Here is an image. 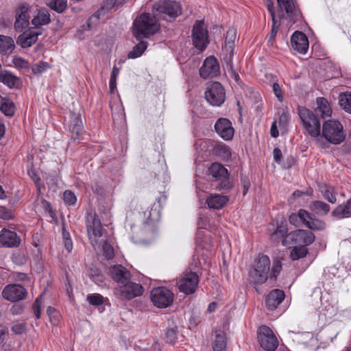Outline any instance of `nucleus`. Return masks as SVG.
<instances>
[{
	"mask_svg": "<svg viewBox=\"0 0 351 351\" xmlns=\"http://www.w3.org/2000/svg\"><path fill=\"white\" fill-rule=\"evenodd\" d=\"M291 239L298 244L306 247L312 244L315 239L314 234L305 230H298L291 234Z\"/></svg>",
	"mask_w": 351,
	"mask_h": 351,
	"instance_id": "nucleus-24",
	"label": "nucleus"
},
{
	"mask_svg": "<svg viewBox=\"0 0 351 351\" xmlns=\"http://www.w3.org/2000/svg\"><path fill=\"white\" fill-rule=\"evenodd\" d=\"M165 341L168 343H174L178 339V328H169L165 332Z\"/></svg>",
	"mask_w": 351,
	"mask_h": 351,
	"instance_id": "nucleus-44",
	"label": "nucleus"
},
{
	"mask_svg": "<svg viewBox=\"0 0 351 351\" xmlns=\"http://www.w3.org/2000/svg\"><path fill=\"white\" fill-rule=\"evenodd\" d=\"M8 335L7 328L0 326V346H3Z\"/></svg>",
	"mask_w": 351,
	"mask_h": 351,
	"instance_id": "nucleus-61",
	"label": "nucleus"
},
{
	"mask_svg": "<svg viewBox=\"0 0 351 351\" xmlns=\"http://www.w3.org/2000/svg\"><path fill=\"white\" fill-rule=\"evenodd\" d=\"M199 276L195 271H186L180 277L177 286L180 292L189 295L193 293L199 284Z\"/></svg>",
	"mask_w": 351,
	"mask_h": 351,
	"instance_id": "nucleus-9",
	"label": "nucleus"
},
{
	"mask_svg": "<svg viewBox=\"0 0 351 351\" xmlns=\"http://www.w3.org/2000/svg\"><path fill=\"white\" fill-rule=\"evenodd\" d=\"M119 73V69L116 66H114L110 80V90L111 93L114 92V88L117 86V77Z\"/></svg>",
	"mask_w": 351,
	"mask_h": 351,
	"instance_id": "nucleus-47",
	"label": "nucleus"
},
{
	"mask_svg": "<svg viewBox=\"0 0 351 351\" xmlns=\"http://www.w3.org/2000/svg\"><path fill=\"white\" fill-rule=\"evenodd\" d=\"M117 0H105L101 7V9L98 10L99 14H104L106 12L111 10L116 4Z\"/></svg>",
	"mask_w": 351,
	"mask_h": 351,
	"instance_id": "nucleus-48",
	"label": "nucleus"
},
{
	"mask_svg": "<svg viewBox=\"0 0 351 351\" xmlns=\"http://www.w3.org/2000/svg\"><path fill=\"white\" fill-rule=\"evenodd\" d=\"M0 218L10 219L12 218V213L5 207H0Z\"/></svg>",
	"mask_w": 351,
	"mask_h": 351,
	"instance_id": "nucleus-62",
	"label": "nucleus"
},
{
	"mask_svg": "<svg viewBox=\"0 0 351 351\" xmlns=\"http://www.w3.org/2000/svg\"><path fill=\"white\" fill-rule=\"evenodd\" d=\"M0 110L5 116L12 117L14 113V104L9 99H3Z\"/></svg>",
	"mask_w": 351,
	"mask_h": 351,
	"instance_id": "nucleus-39",
	"label": "nucleus"
},
{
	"mask_svg": "<svg viewBox=\"0 0 351 351\" xmlns=\"http://www.w3.org/2000/svg\"><path fill=\"white\" fill-rule=\"evenodd\" d=\"M291 43L293 49L301 54H305L308 49V40L306 36L296 31L291 38Z\"/></svg>",
	"mask_w": 351,
	"mask_h": 351,
	"instance_id": "nucleus-21",
	"label": "nucleus"
},
{
	"mask_svg": "<svg viewBox=\"0 0 351 351\" xmlns=\"http://www.w3.org/2000/svg\"><path fill=\"white\" fill-rule=\"evenodd\" d=\"M192 40L195 47L202 51L209 43L208 31L205 24L202 21H197L193 25L192 30Z\"/></svg>",
	"mask_w": 351,
	"mask_h": 351,
	"instance_id": "nucleus-11",
	"label": "nucleus"
},
{
	"mask_svg": "<svg viewBox=\"0 0 351 351\" xmlns=\"http://www.w3.org/2000/svg\"><path fill=\"white\" fill-rule=\"evenodd\" d=\"M152 303L158 308H167L173 300V293L165 287H156L150 294Z\"/></svg>",
	"mask_w": 351,
	"mask_h": 351,
	"instance_id": "nucleus-14",
	"label": "nucleus"
},
{
	"mask_svg": "<svg viewBox=\"0 0 351 351\" xmlns=\"http://www.w3.org/2000/svg\"><path fill=\"white\" fill-rule=\"evenodd\" d=\"M213 351H225L226 349V338L225 333L221 330L215 332L213 341Z\"/></svg>",
	"mask_w": 351,
	"mask_h": 351,
	"instance_id": "nucleus-32",
	"label": "nucleus"
},
{
	"mask_svg": "<svg viewBox=\"0 0 351 351\" xmlns=\"http://www.w3.org/2000/svg\"><path fill=\"white\" fill-rule=\"evenodd\" d=\"M308 250L305 246H295L291 251L290 257L293 261L298 260L306 256Z\"/></svg>",
	"mask_w": 351,
	"mask_h": 351,
	"instance_id": "nucleus-40",
	"label": "nucleus"
},
{
	"mask_svg": "<svg viewBox=\"0 0 351 351\" xmlns=\"http://www.w3.org/2000/svg\"><path fill=\"white\" fill-rule=\"evenodd\" d=\"M64 201L66 204L69 205H74L76 202L77 198L75 194L69 190H66L64 191Z\"/></svg>",
	"mask_w": 351,
	"mask_h": 351,
	"instance_id": "nucleus-49",
	"label": "nucleus"
},
{
	"mask_svg": "<svg viewBox=\"0 0 351 351\" xmlns=\"http://www.w3.org/2000/svg\"><path fill=\"white\" fill-rule=\"evenodd\" d=\"M235 38L236 33L234 29H229L226 32L224 49L226 51V52L229 53L230 56H232L233 52V47Z\"/></svg>",
	"mask_w": 351,
	"mask_h": 351,
	"instance_id": "nucleus-36",
	"label": "nucleus"
},
{
	"mask_svg": "<svg viewBox=\"0 0 351 351\" xmlns=\"http://www.w3.org/2000/svg\"><path fill=\"white\" fill-rule=\"evenodd\" d=\"M339 104L346 112L351 113V93L341 95Z\"/></svg>",
	"mask_w": 351,
	"mask_h": 351,
	"instance_id": "nucleus-43",
	"label": "nucleus"
},
{
	"mask_svg": "<svg viewBox=\"0 0 351 351\" xmlns=\"http://www.w3.org/2000/svg\"><path fill=\"white\" fill-rule=\"evenodd\" d=\"M14 47V40L9 36H0V49L3 51L11 50Z\"/></svg>",
	"mask_w": 351,
	"mask_h": 351,
	"instance_id": "nucleus-42",
	"label": "nucleus"
},
{
	"mask_svg": "<svg viewBox=\"0 0 351 351\" xmlns=\"http://www.w3.org/2000/svg\"><path fill=\"white\" fill-rule=\"evenodd\" d=\"M49 68V64L46 62H39L32 67V72L35 75H41Z\"/></svg>",
	"mask_w": 351,
	"mask_h": 351,
	"instance_id": "nucleus-45",
	"label": "nucleus"
},
{
	"mask_svg": "<svg viewBox=\"0 0 351 351\" xmlns=\"http://www.w3.org/2000/svg\"><path fill=\"white\" fill-rule=\"evenodd\" d=\"M34 13V7L28 3H21L16 8L14 29L19 32L28 27L31 14Z\"/></svg>",
	"mask_w": 351,
	"mask_h": 351,
	"instance_id": "nucleus-8",
	"label": "nucleus"
},
{
	"mask_svg": "<svg viewBox=\"0 0 351 351\" xmlns=\"http://www.w3.org/2000/svg\"><path fill=\"white\" fill-rule=\"evenodd\" d=\"M86 300L93 306H99L104 303V297L98 293L89 294Z\"/></svg>",
	"mask_w": 351,
	"mask_h": 351,
	"instance_id": "nucleus-46",
	"label": "nucleus"
},
{
	"mask_svg": "<svg viewBox=\"0 0 351 351\" xmlns=\"http://www.w3.org/2000/svg\"><path fill=\"white\" fill-rule=\"evenodd\" d=\"M274 159L276 162L280 164L282 158L281 150L278 148H275L273 151Z\"/></svg>",
	"mask_w": 351,
	"mask_h": 351,
	"instance_id": "nucleus-63",
	"label": "nucleus"
},
{
	"mask_svg": "<svg viewBox=\"0 0 351 351\" xmlns=\"http://www.w3.org/2000/svg\"><path fill=\"white\" fill-rule=\"evenodd\" d=\"M63 239L64 247L68 252H71L73 249V242L70 237L69 233L66 231H63Z\"/></svg>",
	"mask_w": 351,
	"mask_h": 351,
	"instance_id": "nucleus-55",
	"label": "nucleus"
},
{
	"mask_svg": "<svg viewBox=\"0 0 351 351\" xmlns=\"http://www.w3.org/2000/svg\"><path fill=\"white\" fill-rule=\"evenodd\" d=\"M147 47V43L145 41H140L135 45L133 49L129 52L128 56L129 58H136L141 56Z\"/></svg>",
	"mask_w": 351,
	"mask_h": 351,
	"instance_id": "nucleus-38",
	"label": "nucleus"
},
{
	"mask_svg": "<svg viewBox=\"0 0 351 351\" xmlns=\"http://www.w3.org/2000/svg\"><path fill=\"white\" fill-rule=\"evenodd\" d=\"M110 277L118 284H123L130 279V271L121 265H115L109 269Z\"/></svg>",
	"mask_w": 351,
	"mask_h": 351,
	"instance_id": "nucleus-22",
	"label": "nucleus"
},
{
	"mask_svg": "<svg viewBox=\"0 0 351 351\" xmlns=\"http://www.w3.org/2000/svg\"><path fill=\"white\" fill-rule=\"evenodd\" d=\"M277 2L280 10L293 23L300 17L301 13L293 0H277Z\"/></svg>",
	"mask_w": 351,
	"mask_h": 351,
	"instance_id": "nucleus-19",
	"label": "nucleus"
},
{
	"mask_svg": "<svg viewBox=\"0 0 351 351\" xmlns=\"http://www.w3.org/2000/svg\"><path fill=\"white\" fill-rule=\"evenodd\" d=\"M199 71V75L204 79L217 76L219 73V65L217 59L213 56L206 58Z\"/></svg>",
	"mask_w": 351,
	"mask_h": 351,
	"instance_id": "nucleus-16",
	"label": "nucleus"
},
{
	"mask_svg": "<svg viewBox=\"0 0 351 351\" xmlns=\"http://www.w3.org/2000/svg\"><path fill=\"white\" fill-rule=\"evenodd\" d=\"M304 224L313 230H323L326 228L325 222L318 219L312 218L311 216L310 219H306V221H304Z\"/></svg>",
	"mask_w": 351,
	"mask_h": 351,
	"instance_id": "nucleus-35",
	"label": "nucleus"
},
{
	"mask_svg": "<svg viewBox=\"0 0 351 351\" xmlns=\"http://www.w3.org/2000/svg\"><path fill=\"white\" fill-rule=\"evenodd\" d=\"M24 306L21 304H14L10 308L12 315H20L23 312Z\"/></svg>",
	"mask_w": 351,
	"mask_h": 351,
	"instance_id": "nucleus-60",
	"label": "nucleus"
},
{
	"mask_svg": "<svg viewBox=\"0 0 351 351\" xmlns=\"http://www.w3.org/2000/svg\"><path fill=\"white\" fill-rule=\"evenodd\" d=\"M289 121V114L287 112H283L279 117V127L282 129H286Z\"/></svg>",
	"mask_w": 351,
	"mask_h": 351,
	"instance_id": "nucleus-53",
	"label": "nucleus"
},
{
	"mask_svg": "<svg viewBox=\"0 0 351 351\" xmlns=\"http://www.w3.org/2000/svg\"><path fill=\"white\" fill-rule=\"evenodd\" d=\"M270 134H271V136L274 138H276L279 135V133H278V127H277V124H276V121H274L272 125H271V130H270Z\"/></svg>",
	"mask_w": 351,
	"mask_h": 351,
	"instance_id": "nucleus-64",
	"label": "nucleus"
},
{
	"mask_svg": "<svg viewBox=\"0 0 351 351\" xmlns=\"http://www.w3.org/2000/svg\"><path fill=\"white\" fill-rule=\"evenodd\" d=\"M42 34L41 30H36L32 27L23 32L17 38L16 43L23 48L30 47L36 43L38 37Z\"/></svg>",
	"mask_w": 351,
	"mask_h": 351,
	"instance_id": "nucleus-18",
	"label": "nucleus"
},
{
	"mask_svg": "<svg viewBox=\"0 0 351 351\" xmlns=\"http://www.w3.org/2000/svg\"><path fill=\"white\" fill-rule=\"evenodd\" d=\"M229 200L226 195L219 194H211L206 198V204L210 208L221 209Z\"/></svg>",
	"mask_w": 351,
	"mask_h": 351,
	"instance_id": "nucleus-26",
	"label": "nucleus"
},
{
	"mask_svg": "<svg viewBox=\"0 0 351 351\" xmlns=\"http://www.w3.org/2000/svg\"><path fill=\"white\" fill-rule=\"evenodd\" d=\"M94 273H97V276H95L93 275V274H91V279L97 285H99L101 283L103 282L104 280V276L101 274V272L97 270V269H95L94 271Z\"/></svg>",
	"mask_w": 351,
	"mask_h": 351,
	"instance_id": "nucleus-58",
	"label": "nucleus"
},
{
	"mask_svg": "<svg viewBox=\"0 0 351 351\" xmlns=\"http://www.w3.org/2000/svg\"><path fill=\"white\" fill-rule=\"evenodd\" d=\"M273 91L276 97L278 98V101H282L283 100V95L282 90L278 83H274Z\"/></svg>",
	"mask_w": 351,
	"mask_h": 351,
	"instance_id": "nucleus-59",
	"label": "nucleus"
},
{
	"mask_svg": "<svg viewBox=\"0 0 351 351\" xmlns=\"http://www.w3.org/2000/svg\"><path fill=\"white\" fill-rule=\"evenodd\" d=\"M12 62L16 67L20 69H26L29 66L28 62L21 57H14Z\"/></svg>",
	"mask_w": 351,
	"mask_h": 351,
	"instance_id": "nucleus-54",
	"label": "nucleus"
},
{
	"mask_svg": "<svg viewBox=\"0 0 351 351\" xmlns=\"http://www.w3.org/2000/svg\"><path fill=\"white\" fill-rule=\"evenodd\" d=\"M321 193L324 197L330 203L335 204L336 202V197L334 195V190L331 186L324 185L320 188Z\"/></svg>",
	"mask_w": 351,
	"mask_h": 351,
	"instance_id": "nucleus-41",
	"label": "nucleus"
},
{
	"mask_svg": "<svg viewBox=\"0 0 351 351\" xmlns=\"http://www.w3.org/2000/svg\"><path fill=\"white\" fill-rule=\"evenodd\" d=\"M285 296V295L282 290L276 289L271 291L265 299L266 306L269 310L276 308L284 300Z\"/></svg>",
	"mask_w": 351,
	"mask_h": 351,
	"instance_id": "nucleus-23",
	"label": "nucleus"
},
{
	"mask_svg": "<svg viewBox=\"0 0 351 351\" xmlns=\"http://www.w3.org/2000/svg\"><path fill=\"white\" fill-rule=\"evenodd\" d=\"M32 14L33 18L31 21L34 26L32 28L36 30H40V27L48 25L51 22L50 14L48 10L45 8H38L36 6L34 7V13H32Z\"/></svg>",
	"mask_w": 351,
	"mask_h": 351,
	"instance_id": "nucleus-20",
	"label": "nucleus"
},
{
	"mask_svg": "<svg viewBox=\"0 0 351 351\" xmlns=\"http://www.w3.org/2000/svg\"><path fill=\"white\" fill-rule=\"evenodd\" d=\"M309 207L312 212L319 216L326 215L330 211L329 205L319 200L312 202Z\"/></svg>",
	"mask_w": 351,
	"mask_h": 351,
	"instance_id": "nucleus-31",
	"label": "nucleus"
},
{
	"mask_svg": "<svg viewBox=\"0 0 351 351\" xmlns=\"http://www.w3.org/2000/svg\"><path fill=\"white\" fill-rule=\"evenodd\" d=\"M154 14L168 20L175 19L182 14V7L179 3L171 0H159L152 5Z\"/></svg>",
	"mask_w": 351,
	"mask_h": 351,
	"instance_id": "nucleus-4",
	"label": "nucleus"
},
{
	"mask_svg": "<svg viewBox=\"0 0 351 351\" xmlns=\"http://www.w3.org/2000/svg\"><path fill=\"white\" fill-rule=\"evenodd\" d=\"M41 301L40 298H37L33 305V311L37 319L40 317Z\"/></svg>",
	"mask_w": 351,
	"mask_h": 351,
	"instance_id": "nucleus-57",
	"label": "nucleus"
},
{
	"mask_svg": "<svg viewBox=\"0 0 351 351\" xmlns=\"http://www.w3.org/2000/svg\"><path fill=\"white\" fill-rule=\"evenodd\" d=\"M205 98L212 106H220L226 99L225 90L222 85L217 82L209 84L205 92Z\"/></svg>",
	"mask_w": 351,
	"mask_h": 351,
	"instance_id": "nucleus-12",
	"label": "nucleus"
},
{
	"mask_svg": "<svg viewBox=\"0 0 351 351\" xmlns=\"http://www.w3.org/2000/svg\"><path fill=\"white\" fill-rule=\"evenodd\" d=\"M86 225L91 245L95 249L99 247V239L102 236V226L98 216L95 213H88L86 216Z\"/></svg>",
	"mask_w": 351,
	"mask_h": 351,
	"instance_id": "nucleus-5",
	"label": "nucleus"
},
{
	"mask_svg": "<svg viewBox=\"0 0 351 351\" xmlns=\"http://www.w3.org/2000/svg\"><path fill=\"white\" fill-rule=\"evenodd\" d=\"M208 172L217 182L215 186L217 190H228L232 187L229 180L228 171L221 164L213 163L208 169Z\"/></svg>",
	"mask_w": 351,
	"mask_h": 351,
	"instance_id": "nucleus-6",
	"label": "nucleus"
},
{
	"mask_svg": "<svg viewBox=\"0 0 351 351\" xmlns=\"http://www.w3.org/2000/svg\"><path fill=\"white\" fill-rule=\"evenodd\" d=\"M282 269L281 261L279 258L275 259L273 263L271 277L276 278Z\"/></svg>",
	"mask_w": 351,
	"mask_h": 351,
	"instance_id": "nucleus-50",
	"label": "nucleus"
},
{
	"mask_svg": "<svg viewBox=\"0 0 351 351\" xmlns=\"http://www.w3.org/2000/svg\"><path fill=\"white\" fill-rule=\"evenodd\" d=\"M0 243L7 247H16L20 239L14 232L3 229L0 234Z\"/></svg>",
	"mask_w": 351,
	"mask_h": 351,
	"instance_id": "nucleus-25",
	"label": "nucleus"
},
{
	"mask_svg": "<svg viewBox=\"0 0 351 351\" xmlns=\"http://www.w3.org/2000/svg\"><path fill=\"white\" fill-rule=\"evenodd\" d=\"M11 330L16 335L23 334L26 330V324L24 322L15 323L12 326Z\"/></svg>",
	"mask_w": 351,
	"mask_h": 351,
	"instance_id": "nucleus-52",
	"label": "nucleus"
},
{
	"mask_svg": "<svg viewBox=\"0 0 351 351\" xmlns=\"http://www.w3.org/2000/svg\"><path fill=\"white\" fill-rule=\"evenodd\" d=\"M270 265L269 256L259 254L249 271L250 282L255 285L265 283L269 277Z\"/></svg>",
	"mask_w": 351,
	"mask_h": 351,
	"instance_id": "nucleus-2",
	"label": "nucleus"
},
{
	"mask_svg": "<svg viewBox=\"0 0 351 351\" xmlns=\"http://www.w3.org/2000/svg\"><path fill=\"white\" fill-rule=\"evenodd\" d=\"M317 108L315 112L319 114L322 118L330 117L332 114V109L328 101L324 97L317 99Z\"/></svg>",
	"mask_w": 351,
	"mask_h": 351,
	"instance_id": "nucleus-30",
	"label": "nucleus"
},
{
	"mask_svg": "<svg viewBox=\"0 0 351 351\" xmlns=\"http://www.w3.org/2000/svg\"><path fill=\"white\" fill-rule=\"evenodd\" d=\"M26 289L19 285H8L2 291L3 297L10 302L21 300L25 298Z\"/></svg>",
	"mask_w": 351,
	"mask_h": 351,
	"instance_id": "nucleus-15",
	"label": "nucleus"
},
{
	"mask_svg": "<svg viewBox=\"0 0 351 351\" xmlns=\"http://www.w3.org/2000/svg\"><path fill=\"white\" fill-rule=\"evenodd\" d=\"M160 29V26L156 15L144 13L134 21L132 33L138 40H141L155 34Z\"/></svg>",
	"mask_w": 351,
	"mask_h": 351,
	"instance_id": "nucleus-1",
	"label": "nucleus"
},
{
	"mask_svg": "<svg viewBox=\"0 0 351 351\" xmlns=\"http://www.w3.org/2000/svg\"><path fill=\"white\" fill-rule=\"evenodd\" d=\"M69 130L76 136H80L83 132V123L80 113L71 112Z\"/></svg>",
	"mask_w": 351,
	"mask_h": 351,
	"instance_id": "nucleus-27",
	"label": "nucleus"
},
{
	"mask_svg": "<svg viewBox=\"0 0 351 351\" xmlns=\"http://www.w3.org/2000/svg\"><path fill=\"white\" fill-rule=\"evenodd\" d=\"M306 219H310V214L303 209H300L297 214H291L289 217V222L294 226H298L299 220L304 223Z\"/></svg>",
	"mask_w": 351,
	"mask_h": 351,
	"instance_id": "nucleus-34",
	"label": "nucleus"
},
{
	"mask_svg": "<svg viewBox=\"0 0 351 351\" xmlns=\"http://www.w3.org/2000/svg\"><path fill=\"white\" fill-rule=\"evenodd\" d=\"M295 336L294 337L295 341L298 343L304 344L307 346H313V342L316 341V339L311 332H293Z\"/></svg>",
	"mask_w": 351,
	"mask_h": 351,
	"instance_id": "nucleus-33",
	"label": "nucleus"
},
{
	"mask_svg": "<svg viewBox=\"0 0 351 351\" xmlns=\"http://www.w3.org/2000/svg\"><path fill=\"white\" fill-rule=\"evenodd\" d=\"M215 129L218 135L226 141L231 140L234 136V130L228 119H219L215 124Z\"/></svg>",
	"mask_w": 351,
	"mask_h": 351,
	"instance_id": "nucleus-17",
	"label": "nucleus"
},
{
	"mask_svg": "<svg viewBox=\"0 0 351 351\" xmlns=\"http://www.w3.org/2000/svg\"><path fill=\"white\" fill-rule=\"evenodd\" d=\"M143 291L144 288L141 284L130 281V279L124 283L118 285L114 289V294L123 299L130 300L141 296Z\"/></svg>",
	"mask_w": 351,
	"mask_h": 351,
	"instance_id": "nucleus-10",
	"label": "nucleus"
},
{
	"mask_svg": "<svg viewBox=\"0 0 351 351\" xmlns=\"http://www.w3.org/2000/svg\"><path fill=\"white\" fill-rule=\"evenodd\" d=\"M299 116L308 133L312 137H318L321 132L320 123L313 112L304 108L299 110Z\"/></svg>",
	"mask_w": 351,
	"mask_h": 351,
	"instance_id": "nucleus-7",
	"label": "nucleus"
},
{
	"mask_svg": "<svg viewBox=\"0 0 351 351\" xmlns=\"http://www.w3.org/2000/svg\"><path fill=\"white\" fill-rule=\"evenodd\" d=\"M0 82H2L10 88H19L21 84L19 77L6 71L0 72Z\"/></svg>",
	"mask_w": 351,
	"mask_h": 351,
	"instance_id": "nucleus-29",
	"label": "nucleus"
},
{
	"mask_svg": "<svg viewBox=\"0 0 351 351\" xmlns=\"http://www.w3.org/2000/svg\"><path fill=\"white\" fill-rule=\"evenodd\" d=\"M337 219H343L351 217V198L345 204L336 207L331 213Z\"/></svg>",
	"mask_w": 351,
	"mask_h": 351,
	"instance_id": "nucleus-28",
	"label": "nucleus"
},
{
	"mask_svg": "<svg viewBox=\"0 0 351 351\" xmlns=\"http://www.w3.org/2000/svg\"><path fill=\"white\" fill-rule=\"evenodd\" d=\"M104 255L107 259H112L114 257V250L112 245L107 242H104L103 246Z\"/></svg>",
	"mask_w": 351,
	"mask_h": 351,
	"instance_id": "nucleus-51",
	"label": "nucleus"
},
{
	"mask_svg": "<svg viewBox=\"0 0 351 351\" xmlns=\"http://www.w3.org/2000/svg\"><path fill=\"white\" fill-rule=\"evenodd\" d=\"M258 339L260 346L266 351H274L278 346L274 333L270 328L265 325L259 327L258 330Z\"/></svg>",
	"mask_w": 351,
	"mask_h": 351,
	"instance_id": "nucleus-13",
	"label": "nucleus"
},
{
	"mask_svg": "<svg viewBox=\"0 0 351 351\" xmlns=\"http://www.w3.org/2000/svg\"><path fill=\"white\" fill-rule=\"evenodd\" d=\"M287 233V230L280 226L278 227L271 235V239L274 240H276L278 238H282L285 237V234Z\"/></svg>",
	"mask_w": 351,
	"mask_h": 351,
	"instance_id": "nucleus-56",
	"label": "nucleus"
},
{
	"mask_svg": "<svg viewBox=\"0 0 351 351\" xmlns=\"http://www.w3.org/2000/svg\"><path fill=\"white\" fill-rule=\"evenodd\" d=\"M322 136L333 145L341 143L346 138L342 124L337 120L326 121L322 125Z\"/></svg>",
	"mask_w": 351,
	"mask_h": 351,
	"instance_id": "nucleus-3",
	"label": "nucleus"
},
{
	"mask_svg": "<svg viewBox=\"0 0 351 351\" xmlns=\"http://www.w3.org/2000/svg\"><path fill=\"white\" fill-rule=\"evenodd\" d=\"M47 5L58 13L63 12L67 7L66 0H47Z\"/></svg>",
	"mask_w": 351,
	"mask_h": 351,
	"instance_id": "nucleus-37",
	"label": "nucleus"
}]
</instances>
